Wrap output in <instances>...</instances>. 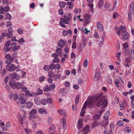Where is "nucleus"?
<instances>
[{
	"label": "nucleus",
	"instance_id": "nucleus-31",
	"mask_svg": "<svg viewBox=\"0 0 134 134\" xmlns=\"http://www.w3.org/2000/svg\"><path fill=\"white\" fill-rule=\"evenodd\" d=\"M103 0H100L98 3V6L99 8H100L103 4Z\"/></svg>",
	"mask_w": 134,
	"mask_h": 134
},
{
	"label": "nucleus",
	"instance_id": "nucleus-38",
	"mask_svg": "<svg viewBox=\"0 0 134 134\" xmlns=\"http://www.w3.org/2000/svg\"><path fill=\"white\" fill-rule=\"evenodd\" d=\"M119 30L120 29L117 26H116L115 27V31L116 32V33L118 35H120V32Z\"/></svg>",
	"mask_w": 134,
	"mask_h": 134
},
{
	"label": "nucleus",
	"instance_id": "nucleus-28",
	"mask_svg": "<svg viewBox=\"0 0 134 134\" xmlns=\"http://www.w3.org/2000/svg\"><path fill=\"white\" fill-rule=\"evenodd\" d=\"M67 4L69 5V8L71 9L73 7L74 5V4L72 3L71 2L68 1L66 2Z\"/></svg>",
	"mask_w": 134,
	"mask_h": 134
},
{
	"label": "nucleus",
	"instance_id": "nucleus-10",
	"mask_svg": "<svg viewBox=\"0 0 134 134\" xmlns=\"http://www.w3.org/2000/svg\"><path fill=\"white\" fill-rule=\"evenodd\" d=\"M34 102L35 104L37 105H39L41 103V100L40 98L39 97H36L34 99Z\"/></svg>",
	"mask_w": 134,
	"mask_h": 134
},
{
	"label": "nucleus",
	"instance_id": "nucleus-29",
	"mask_svg": "<svg viewBox=\"0 0 134 134\" xmlns=\"http://www.w3.org/2000/svg\"><path fill=\"white\" fill-rule=\"evenodd\" d=\"M47 103V100L46 99H43L41 101V103L43 105H46Z\"/></svg>",
	"mask_w": 134,
	"mask_h": 134
},
{
	"label": "nucleus",
	"instance_id": "nucleus-33",
	"mask_svg": "<svg viewBox=\"0 0 134 134\" xmlns=\"http://www.w3.org/2000/svg\"><path fill=\"white\" fill-rule=\"evenodd\" d=\"M43 69L47 71H49L50 70L49 66L46 65H45L43 66Z\"/></svg>",
	"mask_w": 134,
	"mask_h": 134
},
{
	"label": "nucleus",
	"instance_id": "nucleus-7",
	"mask_svg": "<svg viewBox=\"0 0 134 134\" xmlns=\"http://www.w3.org/2000/svg\"><path fill=\"white\" fill-rule=\"evenodd\" d=\"M122 36L124 40H126L129 37V34L127 32H124L122 34Z\"/></svg>",
	"mask_w": 134,
	"mask_h": 134
},
{
	"label": "nucleus",
	"instance_id": "nucleus-47",
	"mask_svg": "<svg viewBox=\"0 0 134 134\" xmlns=\"http://www.w3.org/2000/svg\"><path fill=\"white\" fill-rule=\"evenodd\" d=\"M119 82H120L119 81L115 80L114 83L116 87H119V86H118V85L119 84Z\"/></svg>",
	"mask_w": 134,
	"mask_h": 134
},
{
	"label": "nucleus",
	"instance_id": "nucleus-64",
	"mask_svg": "<svg viewBox=\"0 0 134 134\" xmlns=\"http://www.w3.org/2000/svg\"><path fill=\"white\" fill-rule=\"evenodd\" d=\"M17 31L19 34H21L23 32V30L21 28H19L17 29Z\"/></svg>",
	"mask_w": 134,
	"mask_h": 134
},
{
	"label": "nucleus",
	"instance_id": "nucleus-30",
	"mask_svg": "<svg viewBox=\"0 0 134 134\" xmlns=\"http://www.w3.org/2000/svg\"><path fill=\"white\" fill-rule=\"evenodd\" d=\"M134 7V2H132L130 4V12H132Z\"/></svg>",
	"mask_w": 134,
	"mask_h": 134
},
{
	"label": "nucleus",
	"instance_id": "nucleus-27",
	"mask_svg": "<svg viewBox=\"0 0 134 134\" xmlns=\"http://www.w3.org/2000/svg\"><path fill=\"white\" fill-rule=\"evenodd\" d=\"M13 78L14 79H15L17 80H18L20 78V77L18 74L14 73Z\"/></svg>",
	"mask_w": 134,
	"mask_h": 134
},
{
	"label": "nucleus",
	"instance_id": "nucleus-39",
	"mask_svg": "<svg viewBox=\"0 0 134 134\" xmlns=\"http://www.w3.org/2000/svg\"><path fill=\"white\" fill-rule=\"evenodd\" d=\"M79 96H77L76 97V99H75V103L76 105H77L79 102Z\"/></svg>",
	"mask_w": 134,
	"mask_h": 134
},
{
	"label": "nucleus",
	"instance_id": "nucleus-14",
	"mask_svg": "<svg viewBox=\"0 0 134 134\" xmlns=\"http://www.w3.org/2000/svg\"><path fill=\"white\" fill-rule=\"evenodd\" d=\"M82 44L83 46V47H85L86 45L87 40L85 37H83L81 40Z\"/></svg>",
	"mask_w": 134,
	"mask_h": 134
},
{
	"label": "nucleus",
	"instance_id": "nucleus-57",
	"mask_svg": "<svg viewBox=\"0 0 134 134\" xmlns=\"http://www.w3.org/2000/svg\"><path fill=\"white\" fill-rule=\"evenodd\" d=\"M9 79V77L8 76H7L5 77L4 79V82L5 83H7Z\"/></svg>",
	"mask_w": 134,
	"mask_h": 134
},
{
	"label": "nucleus",
	"instance_id": "nucleus-53",
	"mask_svg": "<svg viewBox=\"0 0 134 134\" xmlns=\"http://www.w3.org/2000/svg\"><path fill=\"white\" fill-rule=\"evenodd\" d=\"M25 95L27 96H29L30 97L31 92L30 91L27 90L25 92Z\"/></svg>",
	"mask_w": 134,
	"mask_h": 134
},
{
	"label": "nucleus",
	"instance_id": "nucleus-60",
	"mask_svg": "<svg viewBox=\"0 0 134 134\" xmlns=\"http://www.w3.org/2000/svg\"><path fill=\"white\" fill-rule=\"evenodd\" d=\"M59 14L61 15H63V9L62 8H61L60 9H59Z\"/></svg>",
	"mask_w": 134,
	"mask_h": 134
},
{
	"label": "nucleus",
	"instance_id": "nucleus-44",
	"mask_svg": "<svg viewBox=\"0 0 134 134\" xmlns=\"http://www.w3.org/2000/svg\"><path fill=\"white\" fill-rule=\"evenodd\" d=\"M10 10V8L8 5H7L4 8V10L5 12H7Z\"/></svg>",
	"mask_w": 134,
	"mask_h": 134
},
{
	"label": "nucleus",
	"instance_id": "nucleus-61",
	"mask_svg": "<svg viewBox=\"0 0 134 134\" xmlns=\"http://www.w3.org/2000/svg\"><path fill=\"white\" fill-rule=\"evenodd\" d=\"M52 99L50 98H48L47 100V103H51L52 102Z\"/></svg>",
	"mask_w": 134,
	"mask_h": 134
},
{
	"label": "nucleus",
	"instance_id": "nucleus-3",
	"mask_svg": "<svg viewBox=\"0 0 134 134\" xmlns=\"http://www.w3.org/2000/svg\"><path fill=\"white\" fill-rule=\"evenodd\" d=\"M7 70L10 72H13L16 69L15 66L12 63H9L7 66Z\"/></svg>",
	"mask_w": 134,
	"mask_h": 134
},
{
	"label": "nucleus",
	"instance_id": "nucleus-26",
	"mask_svg": "<svg viewBox=\"0 0 134 134\" xmlns=\"http://www.w3.org/2000/svg\"><path fill=\"white\" fill-rule=\"evenodd\" d=\"M37 112V110L36 109H33L29 113L30 115H32L35 114Z\"/></svg>",
	"mask_w": 134,
	"mask_h": 134
},
{
	"label": "nucleus",
	"instance_id": "nucleus-46",
	"mask_svg": "<svg viewBox=\"0 0 134 134\" xmlns=\"http://www.w3.org/2000/svg\"><path fill=\"white\" fill-rule=\"evenodd\" d=\"M59 61V60L58 58H54L53 60V63H58Z\"/></svg>",
	"mask_w": 134,
	"mask_h": 134
},
{
	"label": "nucleus",
	"instance_id": "nucleus-11",
	"mask_svg": "<svg viewBox=\"0 0 134 134\" xmlns=\"http://www.w3.org/2000/svg\"><path fill=\"white\" fill-rule=\"evenodd\" d=\"M26 107L29 109H31L33 105V103L31 102H28L26 103Z\"/></svg>",
	"mask_w": 134,
	"mask_h": 134
},
{
	"label": "nucleus",
	"instance_id": "nucleus-34",
	"mask_svg": "<svg viewBox=\"0 0 134 134\" xmlns=\"http://www.w3.org/2000/svg\"><path fill=\"white\" fill-rule=\"evenodd\" d=\"M9 84L10 86L13 88L15 89V83H14L12 81H10L9 82Z\"/></svg>",
	"mask_w": 134,
	"mask_h": 134
},
{
	"label": "nucleus",
	"instance_id": "nucleus-55",
	"mask_svg": "<svg viewBox=\"0 0 134 134\" xmlns=\"http://www.w3.org/2000/svg\"><path fill=\"white\" fill-rule=\"evenodd\" d=\"M12 25V23L10 21H8L6 23V26L7 27H11Z\"/></svg>",
	"mask_w": 134,
	"mask_h": 134
},
{
	"label": "nucleus",
	"instance_id": "nucleus-54",
	"mask_svg": "<svg viewBox=\"0 0 134 134\" xmlns=\"http://www.w3.org/2000/svg\"><path fill=\"white\" fill-rule=\"evenodd\" d=\"M55 68L57 70H58L61 67V66L59 64H56V65L55 64Z\"/></svg>",
	"mask_w": 134,
	"mask_h": 134
},
{
	"label": "nucleus",
	"instance_id": "nucleus-45",
	"mask_svg": "<svg viewBox=\"0 0 134 134\" xmlns=\"http://www.w3.org/2000/svg\"><path fill=\"white\" fill-rule=\"evenodd\" d=\"M6 16L9 20L11 19L12 18L11 15L9 13H7Z\"/></svg>",
	"mask_w": 134,
	"mask_h": 134
},
{
	"label": "nucleus",
	"instance_id": "nucleus-12",
	"mask_svg": "<svg viewBox=\"0 0 134 134\" xmlns=\"http://www.w3.org/2000/svg\"><path fill=\"white\" fill-rule=\"evenodd\" d=\"M97 27L98 29L100 31H102L103 30V26L100 22H97Z\"/></svg>",
	"mask_w": 134,
	"mask_h": 134
},
{
	"label": "nucleus",
	"instance_id": "nucleus-48",
	"mask_svg": "<svg viewBox=\"0 0 134 134\" xmlns=\"http://www.w3.org/2000/svg\"><path fill=\"white\" fill-rule=\"evenodd\" d=\"M42 90L40 89V88H38L37 90V93L39 94H42Z\"/></svg>",
	"mask_w": 134,
	"mask_h": 134
},
{
	"label": "nucleus",
	"instance_id": "nucleus-16",
	"mask_svg": "<svg viewBox=\"0 0 134 134\" xmlns=\"http://www.w3.org/2000/svg\"><path fill=\"white\" fill-rule=\"evenodd\" d=\"M66 4V3L63 1H60L59 3V6L61 8H64Z\"/></svg>",
	"mask_w": 134,
	"mask_h": 134
},
{
	"label": "nucleus",
	"instance_id": "nucleus-6",
	"mask_svg": "<svg viewBox=\"0 0 134 134\" xmlns=\"http://www.w3.org/2000/svg\"><path fill=\"white\" fill-rule=\"evenodd\" d=\"M90 127L89 125H86L85 127L83 128V131L84 132L83 134H87V132H90Z\"/></svg>",
	"mask_w": 134,
	"mask_h": 134
},
{
	"label": "nucleus",
	"instance_id": "nucleus-8",
	"mask_svg": "<svg viewBox=\"0 0 134 134\" xmlns=\"http://www.w3.org/2000/svg\"><path fill=\"white\" fill-rule=\"evenodd\" d=\"M18 100L20 101V103L21 104H24L26 102V99L22 96L20 97Z\"/></svg>",
	"mask_w": 134,
	"mask_h": 134
},
{
	"label": "nucleus",
	"instance_id": "nucleus-63",
	"mask_svg": "<svg viewBox=\"0 0 134 134\" xmlns=\"http://www.w3.org/2000/svg\"><path fill=\"white\" fill-rule=\"evenodd\" d=\"M97 75V74L93 78V79L94 80L96 81H98L99 79V77L98 76H97L96 75Z\"/></svg>",
	"mask_w": 134,
	"mask_h": 134
},
{
	"label": "nucleus",
	"instance_id": "nucleus-51",
	"mask_svg": "<svg viewBox=\"0 0 134 134\" xmlns=\"http://www.w3.org/2000/svg\"><path fill=\"white\" fill-rule=\"evenodd\" d=\"M45 78L44 76H40L39 78V80L41 82H42L43 81L45 80Z\"/></svg>",
	"mask_w": 134,
	"mask_h": 134
},
{
	"label": "nucleus",
	"instance_id": "nucleus-41",
	"mask_svg": "<svg viewBox=\"0 0 134 134\" xmlns=\"http://www.w3.org/2000/svg\"><path fill=\"white\" fill-rule=\"evenodd\" d=\"M60 20L63 23L65 24H68V21H66L65 19L63 18H61Z\"/></svg>",
	"mask_w": 134,
	"mask_h": 134
},
{
	"label": "nucleus",
	"instance_id": "nucleus-62",
	"mask_svg": "<svg viewBox=\"0 0 134 134\" xmlns=\"http://www.w3.org/2000/svg\"><path fill=\"white\" fill-rule=\"evenodd\" d=\"M88 62L87 60L86 59L83 63V65L85 67H86L87 66Z\"/></svg>",
	"mask_w": 134,
	"mask_h": 134
},
{
	"label": "nucleus",
	"instance_id": "nucleus-24",
	"mask_svg": "<svg viewBox=\"0 0 134 134\" xmlns=\"http://www.w3.org/2000/svg\"><path fill=\"white\" fill-rule=\"evenodd\" d=\"M124 130L126 132L128 133H130L131 131L130 128L127 126L124 129Z\"/></svg>",
	"mask_w": 134,
	"mask_h": 134
},
{
	"label": "nucleus",
	"instance_id": "nucleus-40",
	"mask_svg": "<svg viewBox=\"0 0 134 134\" xmlns=\"http://www.w3.org/2000/svg\"><path fill=\"white\" fill-rule=\"evenodd\" d=\"M107 82L109 84H111L112 83V80L110 77L108 76L107 78Z\"/></svg>",
	"mask_w": 134,
	"mask_h": 134
},
{
	"label": "nucleus",
	"instance_id": "nucleus-2",
	"mask_svg": "<svg viewBox=\"0 0 134 134\" xmlns=\"http://www.w3.org/2000/svg\"><path fill=\"white\" fill-rule=\"evenodd\" d=\"M103 93H97V94L95 96L93 97H92L91 99H92L95 97L98 94L99 95V97L97 98V99L95 101H93V103H95L94 102H96L98 101V102L96 104V106L98 107H100L101 106H102V101H103V97L102 95Z\"/></svg>",
	"mask_w": 134,
	"mask_h": 134
},
{
	"label": "nucleus",
	"instance_id": "nucleus-21",
	"mask_svg": "<svg viewBox=\"0 0 134 134\" xmlns=\"http://www.w3.org/2000/svg\"><path fill=\"white\" fill-rule=\"evenodd\" d=\"M49 67L50 69L52 71L55 68V64L53 63H52L50 64L49 66Z\"/></svg>",
	"mask_w": 134,
	"mask_h": 134
},
{
	"label": "nucleus",
	"instance_id": "nucleus-19",
	"mask_svg": "<svg viewBox=\"0 0 134 134\" xmlns=\"http://www.w3.org/2000/svg\"><path fill=\"white\" fill-rule=\"evenodd\" d=\"M49 129L50 131H53V132H54L55 131V126L53 124H51L50 126Z\"/></svg>",
	"mask_w": 134,
	"mask_h": 134
},
{
	"label": "nucleus",
	"instance_id": "nucleus-43",
	"mask_svg": "<svg viewBox=\"0 0 134 134\" xmlns=\"http://www.w3.org/2000/svg\"><path fill=\"white\" fill-rule=\"evenodd\" d=\"M68 34V32L66 30H64L62 32L63 35L64 36H66Z\"/></svg>",
	"mask_w": 134,
	"mask_h": 134
},
{
	"label": "nucleus",
	"instance_id": "nucleus-23",
	"mask_svg": "<svg viewBox=\"0 0 134 134\" xmlns=\"http://www.w3.org/2000/svg\"><path fill=\"white\" fill-rule=\"evenodd\" d=\"M43 89L44 91L47 92H49L50 91L49 86L47 85H46L43 87Z\"/></svg>",
	"mask_w": 134,
	"mask_h": 134
},
{
	"label": "nucleus",
	"instance_id": "nucleus-32",
	"mask_svg": "<svg viewBox=\"0 0 134 134\" xmlns=\"http://www.w3.org/2000/svg\"><path fill=\"white\" fill-rule=\"evenodd\" d=\"M119 28L121 31L123 32H125L126 30V27L125 26H123L121 25L120 26Z\"/></svg>",
	"mask_w": 134,
	"mask_h": 134
},
{
	"label": "nucleus",
	"instance_id": "nucleus-35",
	"mask_svg": "<svg viewBox=\"0 0 134 134\" xmlns=\"http://www.w3.org/2000/svg\"><path fill=\"white\" fill-rule=\"evenodd\" d=\"M54 76L55 77V80L57 81V79H60L61 76L60 74H59L57 75V74H54Z\"/></svg>",
	"mask_w": 134,
	"mask_h": 134
},
{
	"label": "nucleus",
	"instance_id": "nucleus-25",
	"mask_svg": "<svg viewBox=\"0 0 134 134\" xmlns=\"http://www.w3.org/2000/svg\"><path fill=\"white\" fill-rule=\"evenodd\" d=\"M65 111L63 109H60L58 110V113L60 115L65 114Z\"/></svg>",
	"mask_w": 134,
	"mask_h": 134
},
{
	"label": "nucleus",
	"instance_id": "nucleus-58",
	"mask_svg": "<svg viewBox=\"0 0 134 134\" xmlns=\"http://www.w3.org/2000/svg\"><path fill=\"white\" fill-rule=\"evenodd\" d=\"M64 18L65 19L66 21H68V23H69V21L70 20V17H68L66 15H65L64 16Z\"/></svg>",
	"mask_w": 134,
	"mask_h": 134
},
{
	"label": "nucleus",
	"instance_id": "nucleus-9",
	"mask_svg": "<svg viewBox=\"0 0 134 134\" xmlns=\"http://www.w3.org/2000/svg\"><path fill=\"white\" fill-rule=\"evenodd\" d=\"M76 36H74L73 40V42L72 43V48L75 49L76 48V43L75 42V41H76Z\"/></svg>",
	"mask_w": 134,
	"mask_h": 134
},
{
	"label": "nucleus",
	"instance_id": "nucleus-18",
	"mask_svg": "<svg viewBox=\"0 0 134 134\" xmlns=\"http://www.w3.org/2000/svg\"><path fill=\"white\" fill-rule=\"evenodd\" d=\"M108 104L107 99H104L102 101V107L103 108L106 107Z\"/></svg>",
	"mask_w": 134,
	"mask_h": 134
},
{
	"label": "nucleus",
	"instance_id": "nucleus-22",
	"mask_svg": "<svg viewBox=\"0 0 134 134\" xmlns=\"http://www.w3.org/2000/svg\"><path fill=\"white\" fill-rule=\"evenodd\" d=\"M100 116L98 114H96L93 117L94 121L97 122V121L100 119Z\"/></svg>",
	"mask_w": 134,
	"mask_h": 134
},
{
	"label": "nucleus",
	"instance_id": "nucleus-13",
	"mask_svg": "<svg viewBox=\"0 0 134 134\" xmlns=\"http://www.w3.org/2000/svg\"><path fill=\"white\" fill-rule=\"evenodd\" d=\"M15 88H16L18 89H19L21 88L22 86L21 83L19 82H17L15 83Z\"/></svg>",
	"mask_w": 134,
	"mask_h": 134
},
{
	"label": "nucleus",
	"instance_id": "nucleus-49",
	"mask_svg": "<svg viewBox=\"0 0 134 134\" xmlns=\"http://www.w3.org/2000/svg\"><path fill=\"white\" fill-rule=\"evenodd\" d=\"M18 96L16 93H15L14 94V100H17L18 98Z\"/></svg>",
	"mask_w": 134,
	"mask_h": 134
},
{
	"label": "nucleus",
	"instance_id": "nucleus-1",
	"mask_svg": "<svg viewBox=\"0 0 134 134\" xmlns=\"http://www.w3.org/2000/svg\"><path fill=\"white\" fill-rule=\"evenodd\" d=\"M99 97V95L98 94L95 97L90 100L88 102L86 101L84 103L81 109L84 110L86 108L87 106L90 107H91V108H93V106L92 104L93 103V101L96 100V98Z\"/></svg>",
	"mask_w": 134,
	"mask_h": 134
},
{
	"label": "nucleus",
	"instance_id": "nucleus-15",
	"mask_svg": "<svg viewBox=\"0 0 134 134\" xmlns=\"http://www.w3.org/2000/svg\"><path fill=\"white\" fill-rule=\"evenodd\" d=\"M85 19L84 21L85 22H87L88 23L90 22V16L88 15L87 14H85L84 16Z\"/></svg>",
	"mask_w": 134,
	"mask_h": 134
},
{
	"label": "nucleus",
	"instance_id": "nucleus-17",
	"mask_svg": "<svg viewBox=\"0 0 134 134\" xmlns=\"http://www.w3.org/2000/svg\"><path fill=\"white\" fill-rule=\"evenodd\" d=\"M16 44L15 43H13L10 45V48L12 49H13V52L15 51V49L16 47Z\"/></svg>",
	"mask_w": 134,
	"mask_h": 134
},
{
	"label": "nucleus",
	"instance_id": "nucleus-56",
	"mask_svg": "<svg viewBox=\"0 0 134 134\" xmlns=\"http://www.w3.org/2000/svg\"><path fill=\"white\" fill-rule=\"evenodd\" d=\"M8 31L9 33H12V32L13 31V30L12 27H10L8 28Z\"/></svg>",
	"mask_w": 134,
	"mask_h": 134
},
{
	"label": "nucleus",
	"instance_id": "nucleus-20",
	"mask_svg": "<svg viewBox=\"0 0 134 134\" xmlns=\"http://www.w3.org/2000/svg\"><path fill=\"white\" fill-rule=\"evenodd\" d=\"M38 112L41 114H45L47 113L46 111L41 108H39L38 109Z\"/></svg>",
	"mask_w": 134,
	"mask_h": 134
},
{
	"label": "nucleus",
	"instance_id": "nucleus-52",
	"mask_svg": "<svg viewBox=\"0 0 134 134\" xmlns=\"http://www.w3.org/2000/svg\"><path fill=\"white\" fill-rule=\"evenodd\" d=\"M10 41L9 40L5 44V46L6 47H8L9 45Z\"/></svg>",
	"mask_w": 134,
	"mask_h": 134
},
{
	"label": "nucleus",
	"instance_id": "nucleus-4",
	"mask_svg": "<svg viewBox=\"0 0 134 134\" xmlns=\"http://www.w3.org/2000/svg\"><path fill=\"white\" fill-rule=\"evenodd\" d=\"M83 121L82 119H79L77 124V127L79 129H81L83 126Z\"/></svg>",
	"mask_w": 134,
	"mask_h": 134
},
{
	"label": "nucleus",
	"instance_id": "nucleus-59",
	"mask_svg": "<svg viewBox=\"0 0 134 134\" xmlns=\"http://www.w3.org/2000/svg\"><path fill=\"white\" fill-rule=\"evenodd\" d=\"M131 56L133 59H134V51L131 50Z\"/></svg>",
	"mask_w": 134,
	"mask_h": 134
},
{
	"label": "nucleus",
	"instance_id": "nucleus-37",
	"mask_svg": "<svg viewBox=\"0 0 134 134\" xmlns=\"http://www.w3.org/2000/svg\"><path fill=\"white\" fill-rule=\"evenodd\" d=\"M62 50L61 48H57L56 52L58 54H60L62 53Z\"/></svg>",
	"mask_w": 134,
	"mask_h": 134
},
{
	"label": "nucleus",
	"instance_id": "nucleus-36",
	"mask_svg": "<svg viewBox=\"0 0 134 134\" xmlns=\"http://www.w3.org/2000/svg\"><path fill=\"white\" fill-rule=\"evenodd\" d=\"M50 91H53L54 90L55 88V85H50L49 86Z\"/></svg>",
	"mask_w": 134,
	"mask_h": 134
},
{
	"label": "nucleus",
	"instance_id": "nucleus-42",
	"mask_svg": "<svg viewBox=\"0 0 134 134\" xmlns=\"http://www.w3.org/2000/svg\"><path fill=\"white\" fill-rule=\"evenodd\" d=\"M123 124V122L121 121H119L117 122V125L118 126H121Z\"/></svg>",
	"mask_w": 134,
	"mask_h": 134
},
{
	"label": "nucleus",
	"instance_id": "nucleus-50",
	"mask_svg": "<svg viewBox=\"0 0 134 134\" xmlns=\"http://www.w3.org/2000/svg\"><path fill=\"white\" fill-rule=\"evenodd\" d=\"M114 124L113 122H111L110 124V130H112L114 129Z\"/></svg>",
	"mask_w": 134,
	"mask_h": 134
},
{
	"label": "nucleus",
	"instance_id": "nucleus-5",
	"mask_svg": "<svg viewBox=\"0 0 134 134\" xmlns=\"http://www.w3.org/2000/svg\"><path fill=\"white\" fill-rule=\"evenodd\" d=\"M67 41H64L63 40H60L59 41L58 43V45L59 46L60 48H62L63 47L65 43Z\"/></svg>",
	"mask_w": 134,
	"mask_h": 134
}]
</instances>
